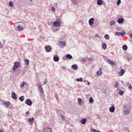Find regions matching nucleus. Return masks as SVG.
Segmentation results:
<instances>
[{"instance_id":"79ce46f5","label":"nucleus","mask_w":132,"mask_h":132,"mask_svg":"<svg viewBox=\"0 0 132 132\" xmlns=\"http://www.w3.org/2000/svg\"><path fill=\"white\" fill-rule=\"evenodd\" d=\"M121 3V1L120 0H118L117 1V4L118 5H119L120 3Z\"/></svg>"},{"instance_id":"58836bf2","label":"nucleus","mask_w":132,"mask_h":132,"mask_svg":"<svg viewBox=\"0 0 132 132\" xmlns=\"http://www.w3.org/2000/svg\"><path fill=\"white\" fill-rule=\"evenodd\" d=\"M9 5L11 7H13V3L12 2H10L9 3Z\"/></svg>"},{"instance_id":"e2e57ef3","label":"nucleus","mask_w":132,"mask_h":132,"mask_svg":"<svg viewBox=\"0 0 132 132\" xmlns=\"http://www.w3.org/2000/svg\"><path fill=\"white\" fill-rule=\"evenodd\" d=\"M0 132H3V131H1V130H0Z\"/></svg>"},{"instance_id":"0eeeda50","label":"nucleus","mask_w":132,"mask_h":132,"mask_svg":"<svg viewBox=\"0 0 132 132\" xmlns=\"http://www.w3.org/2000/svg\"><path fill=\"white\" fill-rule=\"evenodd\" d=\"M45 49L47 52H49L51 50L52 48L50 46H45Z\"/></svg>"},{"instance_id":"6e6552de","label":"nucleus","mask_w":132,"mask_h":132,"mask_svg":"<svg viewBox=\"0 0 132 132\" xmlns=\"http://www.w3.org/2000/svg\"><path fill=\"white\" fill-rule=\"evenodd\" d=\"M43 132H52V131L50 128L46 127L44 129Z\"/></svg>"},{"instance_id":"603ef678","label":"nucleus","mask_w":132,"mask_h":132,"mask_svg":"<svg viewBox=\"0 0 132 132\" xmlns=\"http://www.w3.org/2000/svg\"><path fill=\"white\" fill-rule=\"evenodd\" d=\"M66 69V68L64 67H62V69L63 70H65Z\"/></svg>"},{"instance_id":"a211bd4d","label":"nucleus","mask_w":132,"mask_h":132,"mask_svg":"<svg viewBox=\"0 0 132 132\" xmlns=\"http://www.w3.org/2000/svg\"><path fill=\"white\" fill-rule=\"evenodd\" d=\"M123 19L122 18H120L118 20V22L119 23H121L123 22Z\"/></svg>"},{"instance_id":"7c9ffc66","label":"nucleus","mask_w":132,"mask_h":132,"mask_svg":"<svg viewBox=\"0 0 132 132\" xmlns=\"http://www.w3.org/2000/svg\"><path fill=\"white\" fill-rule=\"evenodd\" d=\"M104 38L105 39H109V35L108 34H106L104 36Z\"/></svg>"},{"instance_id":"f8f14e48","label":"nucleus","mask_w":132,"mask_h":132,"mask_svg":"<svg viewBox=\"0 0 132 132\" xmlns=\"http://www.w3.org/2000/svg\"><path fill=\"white\" fill-rule=\"evenodd\" d=\"M59 59V58L57 55H56L55 56H54L53 58L55 62L58 61Z\"/></svg>"},{"instance_id":"69168bd1","label":"nucleus","mask_w":132,"mask_h":132,"mask_svg":"<svg viewBox=\"0 0 132 132\" xmlns=\"http://www.w3.org/2000/svg\"><path fill=\"white\" fill-rule=\"evenodd\" d=\"M30 1H32V0H30Z\"/></svg>"},{"instance_id":"0e129e2a","label":"nucleus","mask_w":132,"mask_h":132,"mask_svg":"<svg viewBox=\"0 0 132 132\" xmlns=\"http://www.w3.org/2000/svg\"><path fill=\"white\" fill-rule=\"evenodd\" d=\"M122 83H123V81H122Z\"/></svg>"},{"instance_id":"f257e3e1","label":"nucleus","mask_w":132,"mask_h":132,"mask_svg":"<svg viewBox=\"0 0 132 132\" xmlns=\"http://www.w3.org/2000/svg\"><path fill=\"white\" fill-rule=\"evenodd\" d=\"M130 107L129 105L127 104L125 105L124 109V113L125 115L128 114L130 112Z\"/></svg>"},{"instance_id":"aec40b11","label":"nucleus","mask_w":132,"mask_h":132,"mask_svg":"<svg viewBox=\"0 0 132 132\" xmlns=\"http://www.w3.org/2000/svg\"><path fill=\"white\" fill-rule=\"evenodd\" d=\"M71 68L74 69L76 70L78 66L76 64H75L72 65Z\"/></svg>"},{"instance_id":"8fccbe9b","label":"nucleus","mask_w":132,"mask_h":132,"mask_svg":"<svg viewBox=\"0 0 132 132\" xmlns=\"http://www.w3.org/2000/svg\"><path fill=\"white\" fill-rule=\"evenodd\" d=\"M47 82V79H45V80L44 81V83L43 84L44 85Z\"/></svg>"},{"instance_id":"a878e982","label":"nucleus","mask_w":132,"mask_h":132,"mask_svg":"<svg viewBox=\"0 0 132 132\" xmlns=\"http://www.w3.org/2000/svg\"><path fill=\"white\" fill-rule=\"evenodd\" d=\"M127 57L128 60H129L131 59L132 56L128 54L127 55Z\"/></svg>"},{"instance_id":"37998d69","label":"nucleus","mask_w":132,"mask_h":132,"mask_svg":"<svg viewBox=\"0 0 132 132\" xmlns=\"http://www.w3.org/2000/svg\"><path fill=\"white\" fill-rule=\"evenodd\" d=\"M60 116L62 118V119L63 120H64L65 119V117L63 116L62 115H60Z\"/></svg>"},{"instance_id":"49530a36","label":"nucleus","mask_w":132,"mask_h":132,"mask_svg":"<svg viewBox=\"0 0 132 132\" xmlns=\"http://www.w3.org/2000/svg\"><path fill=\"white\" fill-rule=\"evenodd\" d=\"M132 88V87L131 86V85H129L128 88L129 89L131 90V89Z\"/></svg>"},{"instance_id":"c9c22d12","label":"nucleus","mask_w":132,"mask_h":132,"mask_svg":"<svg viewBox=\"0 0 132 132\" xmlns=\"http://www.w3.org/2000/svg\"><path fill=\"white\" fill-rule=\"evenodd\" d=\"M72 2L75 4H77L78 3L77 0H72Z\"/></svg>"},{"instance_id":"423d86ee","label":"nucleus","mask_w":132,"mask_h":132,"mask_svg":"<svg viewBox=\"0 0 132 132\" xmlns=\"http://www.w3.org/2000/svg\"><path fill=\"white\" fill-rule=\"evenodd\" d=\"M25 103L27 105L30 106L32 105V102L30 99H27L26 100Z\"/></svg>"},{"instance_id":"473e14b6","label":"nucleus","mask_w":132,"mask_h":132,"mask_svg":"<svg viewBox=\"0 0 132 132\" xmlns=\"http://www.w3.org/2000/svg\"><path fill=\"white\" fill-rule=\"evenodd\" d=\"M89 102L90 103H92L93 102V100L92 97H90Z\"/></svg>"},{"instance_id":"de8ad7c7","label":"nucleus","mask_w":132,"mask_h":132,"mask_svg":"<svg viewBox=\"0 0 132 132\" xmlns=\"http://www.w3.org/2000/svg\"><path fill=\"white\" fill-rule=\"evenodd\" d=\"M52 10L53 12H54L55 10V8L54 7H52Z\"/></svg>"},{"instance_id":"39448f33","label":"nucleus","mask_w":132,"mask_h":132,"mask_svg":"<svg viewBox=\"0 0 132 132\" xmlns=\"http://www.w3.org/2000/svg\"><path fill=\"white\" fill-rule=\"evenodd\" d=\"M65 42L64 41H60L58 44L59 46L61 47H63L65 45Z\"/></svg>"},{"instance_id":"393cba45","label":"nucleus","mask_w":132,"mask_h":132,"mask_svg":"<svg viewBox=\"0 0 132 132\" xmlns=\"http://www.w3.org/2000/svg\"><path fill=\"white\" fill-rule=\"evenodd\" d=\"M102 47L104 50H105L106 48V44L105 43H104L102 45Z\"/></svg>"},{"instance_id":"a18cd8bd","label":"nucleus","mask_w":132,"mask_h":132,"mask_svg":"<svg viewBox=\"0 0 132 132\" xmlns=\"http://www.w3.org/2000/svg\"><path fill=\"white\" fill-rule=\"evenodd\" d=\"M37 86L39 87V88L42 87V85L40 83H39V84H38Z\"/></svg>"},{"instance_id":"c85d7f7f","label":"nucleus","mask_w":132,"mask_h":132,"mask_svg":"<svg viewBox=\"0 0 132 132\" xmlns=\"http://www.w3.org/2000/svg\"><path fill=\"white\" fill-rule=\"evenodd\" d=\"M25 82L24 81H23L20 87L21 88H23L24 87V85L25 84Z\"/></svg>"},{"instance_id":"ea45409f","label":"nucleus","mask_w":132,"mask_h":132,"mask_svg":"<svg viewBox=\"0 0 132 132\" xmlns=\"http://www.w3.org/2000/svg\"><path fill=\"white\" fill-rule=\"evenodd\" d=\"M118 93L120 95H122L123 94V92L122 90H119V92Z\"/></svg>"},{"instance_id":"ddd939ff","label":"nucleus","mask_w":132,"mask_h":132,"mask_svg":"<svg viewBox=\"0 0 132 132\" xmlns=\"http://www.w3.org/2000/svg\"><path fill=\"white\" fill-rule=\"evenodd\" d=\"M125 72V71L123 69H121L119 73V75L120 76H122L123 75Z\"/></svg>"},{"instance_id":"b1692460","label":"nucleus","mask_w":132,"mask_h":132,"mask_svg":"<svg viewBox=\"0 0 132 132\" xmlns=\"http://www.w3.org/2000/svg\"><path fill=\"white\" fill-rule=\"evenodd\" d=\"M56 27L54 26H52V29L54 31H56L58 30V29Z\"/></svg>"},{"instance_id":"4be33fe9","label":"nucleus","mask_w":132,"mask_h":132,"mask_svg":"<svg viewBox=\"0 0 132 132\" xmlns=\"http://www.w3.org/2000/svg\"><path fill=\"white\" fill-rule=\"evenodd\" d=\"M66 58L67 59H70L72 58V56L70 54H67L66 55Z\"/></svg>"},{"instance_id":"e433bc0d","label":"nucleus","mask_w":132,"mask_h":132,"mask_svg":"<svg viewBox=\"0 0 132 132\" xmlns=\"http://www.w3.org/2000/svg\"><path fill=\"white\" fill-rule=\"evenodd\" d=\"M120 32H116L115 33V35L117 36H120Z\"/></svg>"},{"instance_id":"5fc2aeb1","label":"nucleus","mask_w":132,"mask_h":132,"mask_svg":"<svg viewBox=\"0 0 132 132\" xmlns=\"http://www.w3.org/2000/svg\"><path fill=\"white\" fill-rule=\"evenodd\" d=\"M87 84L88 85H90V82L88 81H87Z\"/></svg>"},{"instance_id":"3c124183","label":"nucleus","mask_w":132,"mask_h":132,"mask_svg":"<svg viewBox=\"0 0 132 132\" xmlns=\"http://www.w3.org/2000/svg\"><path fill=\"white\" fill-rule=\"evenodd\" d=\"M120 35L121 36H123L125 34L123 33L122 32H120Z\"/></svg>"},{"instance_id":"a19ab883","label":"nucleus","mask_w":132,"mask_h":132,"mask_svg":"<svg viewBox=\"0 0 132 132\" xmlns=\"http://www.w3.org/2000/svg\"><path fill=\"white\" fill-rule=\"evenodd\" d=\"M28 120H29V121L30 122H31L32 121H33L34 120V118H31L30 119H28Z\"/></svg>"},{"instance_id":"2f4dec72","label":"nucleus","mask_w":132,"mask_h":132,"mask_svg":"<svg viewBox=\"0 0 132 132\" xmlns=\"http://www.w3.org/2000/svg\"><path fill=\"white\" fill-rule=\"evenodd\" d=\"M119 85V84L117 82H115V84L114 85V87L115 88H117L118 87Z\"/></svg>"},{"instance_id":"052dcab7","label":"nucleus","mask_w":132,"mask_h":132,"mask_svg":"<svg viewBox=\"0 0 132 132\" xmlns=\"http://www.w3.org/2000/svg\"><path fill=\"white\" fill-rule=\"evenodd\" d=\"M87 80H84V82H87Z\"/></svg>"},{"instance_id":"bb28decb","label":"nucleus","mask_w":132,"mask_h":132,"mask_svg":"<svg viewBox=\"0 0 132 132\" xmlns=\"http://www.w3.org/2000/svg\"><path fill=\"white\" fill-rule=\"evenodd\" d=\"M24 99V96H22L19 97V100L21 101H23Z\"/></svg>"},{"instance_id":"f704fd0d","label":"nucleus","mask_w":132,"mask_h":132,"mask_svg":"<svg viewBox=\"0 0 132 132\" xmlns=\"http://www.w3.org/2000/svg\"><path fill=\"white\" fill-rule=\"evenodd\" d=\"M39 88V90H40V93H43L44 91H43V89L42 87H41L40 88Z\"/></svg>"},{"instance_id":"6ab92c4d","label":"nucleus","mask_w":132,"mask_h":132,"mask_svg":"<svg viewBox=\"0 0 132 132\" xmlns=\"http://www.w3.org/2000/svg\"><path fill=\"white\" fill-rule=\"evenodd\" d=\"M116 21L114 20H112L110 23V24L111 26H112L114 25Z\"/></svg>"},{"instance_id":"f03ea898","label":"nucleus","mask_w":132,"mask_h":132,"mask_svg":"<svg viewBox=\"0 0 132 132\" xmlns=\"http://www.w3.org/2000/svg\"><path fill=\"white\" fill-rule=\"evenodd\" d=\"M21 65L20 62H15L12 69L13 71H15L18 67H20Z\"/></svg>"},{"instance_id":"7ed1b4c3","label":"nucleus","mask_w":132,"mask_h":132,"mask_svg":"<svg viewBox=\"0 0 132 132\" xmlns=\"http://www.w3.org/2000/svg\"><path fill=\"white\" fill-rule=\"evenodd\" d=\"M61 22L60 19H57L53 23V26L56 27H59L60 26Z\"/></svg>"},{"instance_id":"72a5a7b5","label":"nucleus","mask_w":132,"mask_h":132,"mask_svg":"<svg viewBox=\"0 0 132 132\" xmlns=\"http://www.w3.org/2000/svg\"><path fill=\"white\" fill-rule=\"evenodd\" d=\"M25 61L27 65H28L29 64V60L27 59H26L25 60Z\"/></svg>"},{"instance_id":"cd10ccee","label":"nucleus","mask_w":132,"mask_h":132,"mask_svg":"<svg viewBox=\"0 0 132 132\" xmlns=\"http://www.w3.org/2000/svg\"><path fill=\"white\" fill-rule=\"evenodd\" d=\"M76 80L78 82H82L83 81V79L81 78H77Z\"/></svg>"},{"instance_id":"bf43d9fd","label":"nucleus","mask_w":132,"mask_h":132,"mask_svg":"<svg viewBox=\"0 0 132 132\" xmlns=\"http://www.w3.org/2000/svg\"><path fill=\"white\" fill-rule=\"evenodd\" d=\"M130 85V84H129V83H127L126 85L127 86H128L129 87V85Z\"/></svg>"},{"instance_id":"9b49d317","label":"nucleus","mask_w":132,"mask_h":132,"mask_svg":"<svg viewBox=\"0 0 132 132\" xmlns=\"http://www.w3.org/2000/svg\"><path fill=\"white\" fill-rule=\"evenodd\" d=\"M94 19L93 18L90 19L89 21V24L90 25H92L94 23Z\"/></svg>"},{"instance_id":"dca6fc26","label":"nucleus","mask_w":132,"mask_h":132,"mask_svg":"<svg viewBox=\"0 0 132 132\" xmlns=\"http://www.w3.org/2000/svg\"><path fill=\"white\" fill-rule=\"evenodd\" d=\"M87 119H86L83 118L81 119L80 120V122L82 124H85L86 121Z\"/></svg>"},{"instance_id":"09e8293b","label":"nucleus","mask_w":132,"mask_h":132,"mask_svg":"<svg viewBox=\"0 0 132 132\" xmlns=\"http://www.w3.org/2000/svg\"><path fill=\"white\" fill-rule=\"evenodd\" d=\"M88 60L89 61H92L93 59L92 58H88Z\"/></svg>"},{"instance_id":"4c0bfd02","label":"nucleus","mask_w":132,"mask_h":132,"mask_svg":"<svg viewBox=\"0 0 132 132\" xmlns=\"http://www.w3.org/2000/svg\"><path fill=\"white\" fill-rule=\"evenodd\" d=\"M94 36L95 37H96L100 39L101 38L100 36H99L97 34H96Z\"/></svg>"},{"instance_id":"13d9d810","label":"nucleus","mask_w":132,"mask_h":132,"mask_svg":"<svg viewBox=\"0 0 132 132\" xmlns=\"http://www.w3.org/2000/svg\"><path fill=\"white\" fill-rule=\"evenodd\" d=\"M130 37L132 38V34H131L129 36Z\"/></svg>"},{"instance_id":"2eb2a0df","label":"nucleus","mask_w":132,"mask_h":132,"mask_svg":"<svg viewBox=\"0 0 132 132\" xmlns=\"http://www.w3.org/2000/svg\"><path fill=\"white\" fill-rule=\"evenodd\" d=\"M115 110V108L114 106L111 107L109 108V110L110 112L112 113L114 112Z\"/></svg>"},{"instance_id":"20e7f679","label":"nucleus","mask_w":132,"mask_h":132,"mask_svg":"<svg viewBox=\"0 0 132 132\" xmlns=\"http://www.w3.org/2000/svg\"><path fill=\"white\" fill-rule=\"evenodd\" d=\"M2 104L6 107L9 106L11 103L9 102H7L5 101L2 102Z\"/></svg>"},{"instance_id":"4d7b16f0","label":"nucleus","mask_w":132,"mask_h":132,"mask_svg":"<svg viewBox=\"0 0 132 132\" xmlns=\"http://www.w3.org/2000/svg\"><path fill=\"white\" fill-rule=\"evenodd\" d=\"M2 47V45L1 43H0V48H1Z\"/></svg>"},{"instance_id":"5701e85b","label":"nucleus","mask_w":132,"mask_h":132,"mask_svg":"<svg viewBox=\"0 0 132 132\" xmlns=\"http://www.w3.org/2000/svg\"><path fill=\"white\" fill-rule=\"evenodd\" d=\"M102 0H98L97 1V4L98 5H101L102 4Z\"/></svg>"},{"instance_id":"1a4fd4ad","label":"nucleus","mask_w":132,"mask_h":132,"mask_svg":"<svg viewBox=\"0 0 132 132\" xmlns=\"http://www.w3.org/2000/svg\"><path fill=\"white\" fill-rule=\"evenodd\" d=\"M101 70V68H99V70L97 72L96 74L97 76H100L102 75Z\"/></svg>"},{"instance_id":"c756f323","label":"nucleus","mask_w":132,"mask_h":132,"mask_svg":"<svg viewBox=\"0 0 132 132\" xmlns=\"http://www.w3.org/2000/svg\"><path fill=\"white\" fill-rule=\"evenodd\" d=\"M122 48L123 50L126 51L127 50V46L126 45H124L123 46Z\"/></svg>"},{"instance_id":"4468645a","label":"nucleus","mask_w":132,"mask_h":132,"mask_svg":"<svg viewBox=\"0 0 132 132\" xmlns=\"http://www.w3.org/2000/svg\"><path fill=\"white\" fill-rule=\"evenodd\" d=\"M12 97L15 100L17 99L16 94L14 92H13L12 93Z\"/></svg>"},{"instance_id":"f3484780","label":"nucleus","mask_w":132,"mask_h":132,"mask_svg":"<svg viewBox=\"0 0 132 132\" xmlns=\"http://www.w3.org/2000/svg\"><path fill=\"white\" fill-rule=\"evenodd\" d=\"M17 29L19 31L22 30L24 29L23 27L22 26H19L17 27Z\"/></svg>"},{"instance_id":"6e6d98bb","label":"nucleus","mask_w":132,"mask_h":132,"mask_svg":"<svg viewBox=\"0 0 132 132\" xmlns=\"http://www.w3.org/2000/svg\"><path fill=\"white\" fill-rule=\"evenodd\" d=\"M82 60L84 62L86 61V60L85 59H82Z\"/></svg>"},{"instance_id":"9d476101","label":"nucleus","mask_w":132,"mask_h":132,"mask_svg":"<svg viewBox=\"0 0 132 132\" xmlns=\"http://www.w3.org/2000/svg\"><path fill=\"white\" fill-rule=\"evenodd\" d=\"M107 61L110 65H112L113 66H114L115 65V63L110 60L108 59L107 60Z\"/></svg>"},{"instance_id":"680f3d73","label":"nucleus","mask_w":132,"mask_h":132,"mask_svg":"<svg viewBox=\"0 0 132 132\" xmlns=\"http://www.w3.org/2000/svg\"><path fill=\"white\" fill-rule=\"evenodd\" d=\"M97 132H101L98 130H97Z\"/></svg>"},{"instance_id":"c03bdc74","label":"nucleus","mask_w":132,"mask_h":132,"mask_svg":"<svg viewBox=\"0 0 132 132\" xmlns=\"http://www.w3.org/2000/svg\"><path fill=\"white\" fill-rule=\"evenodd\" d=\"M91 131L93 132H97V130L95 129H92L91 130Z\"/></svg>"},{"instance_id":"864d4df0","label":"nucleus","mask_w":132,"mask_h":132,"mask_svg":"<svg viewBox=\"0 0 132 132\" xmlns=\"http://www.w3.org/2000/svg\"><path fill=\"white\" fill-rule=\"evenodd\" d=\"M30 113L29 111H27L26 112V114L27 115H29Z\"/></svg>"},{"instance_id":"412c9836","label":"nucleus","mask_w":132,"mask_h":132,"mask_svg":"<svg viewBox=\"0 0 132 132\" xmlns=\"http://www.w3.org/2000/svg\"><path fill=\"white\" fill-rule=\"evenodd\" d=\"M78 104L81 105L82 104V102L81 99L80 98H79L78 99Z\"/></svg>"}]
</instances>
